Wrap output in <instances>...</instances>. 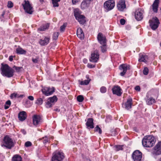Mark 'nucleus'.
Here are the masks:
<instances>
[{
    "instance_id": "39",
    "label": "nucleus",
    "mask_w": 161,
    "mask_h": 161,
    "mask_svg": "<svg viewBox=\"0 0 161 161\" xmlns=\"http://www.w3.org/2000/svg\"><path fill=\"white\" fill-rule=\"evenodd\" d=\"M59 34L58 32H56L54 33L53 35V40H57L58 36Z\"/></svg>"
},
{
    "instance_id": "64",
    "label": "nucleus",
    "mask_w": 161,
    "mask_h": 161,
    "mask_svg": "<svg viewBox=\"0 0 161 161\" xmlns=\"http://www.w3.org/2000/svg\"><path fill=\"white\" fill-rule=\"evenodd\" d=\"M158 161H161V158L159 159Z\"/></svg>"
},
{
    "instance_id": "48",
    "label": "nucleus",
    "mask_w": 161,
    "mask_h": 161,
    "mask_svg": "<svg viewBox=\"0 0 161 161\" xmlns=\"http://www.w3.org/2000/svg\"><path fill=\"white\" fill-rule=\"evenodd\" d=\"M112 118V117L110 116H108L106 119L105 121L107 122H109L110 120H111Z\"/></svg>"
},
{
    "instance_id": "14",
    "label": "nucleus",
    "mask_w": 161,
    "mask_h": 161,
    "mask_svg": "<svg viewBox=\"0 0 161 161\" xmlns=\"http://www.w3.org/2000/svg\"><path fill=\"white\" fill-rule=\"evenodd\" d=\"M33 124L36 126H38L41 122L42 119L39 115H34L32 117Z\"/></svg>"
},
{
    "instance_id": "7",
    "label": "nucleus",
    "mask_w": 161,
    "mask_h": 161,
    "mask_svg": "<svg viewBox=\"0 0 161 161\" xmlns=\"http://www.w3.org/2000/svg\"><path fill=\"white\" fill-rule=\"evenodd\" d=\"M25 3L22 4V6L25 12L28 14H31L33 12L32 7L28 1L25 0Z\"/></svg>"
},
{
    "instance_id": "58",
    "label": "nucleus",
    "mask_w": 161,
    "mask_h": 161,
    "mask_svg": "<svg viewBox=\"0 0 161 161\" xmlns=\"http://www.w3.org/2000/svg\"><path fill=\"white\" fill-rule=\"evenodd\" d=\"M13 56H9V60L10 61H12L13 60Z\"/></svg>"
},
{
    "instance_id": "20",
    "label": "nucleus",
    "mask_w": 161,
    "mask_h": 161,
    "mask_svg": "<svg viewBox=\"0 0 161 161\" xmlns=\"http://www.w3.org/2000/svg\"><path fill=\"white\" fill-rule=\"evenodd\" d=\"M49 37L45 36L44 39L42 38L40 40L39 43L42 46H45L49 43Z\"/></svg>"
},
{
    "instance_id": "16",
    "label": "nucleus",
    "mask_w": 161,
    "mask_h": 161,
    "mask_svg": "<svg viewBox=\"0 0 161 161\" xmlns=\"http://www.w3.org/2000/svg\"><path fill=\"white\" fill-rule=\"evenodd\" d=\"M97 39L98 42L101 44H106V39L105 36L101 33H99L97 35Z\"/></svg>"
},
{
    "instance_id": "50",
    "label": "nucleus",
    "mask_w": 161,
    "mask_h": 161,
    "mask_svg": "<svg viewBox=\"0 0 161 161\" xmlns=\"http://www.w3.org/2000/svg\"><path fill=\"white\" fill-rule=\"evenodd\" d=\"M17 95V93H13L12 94L10 95L11 98L12 99L14 98H16V96Z\"/></svg>"
},
{
    "instance_id": "44",
    "label": "nucleus",
    "mask_w": 161,
    "mask_h": 161,
    "mask_svg": "<svg viewBox=\"0 0 161 161\" xmlns=\"http://www.w3.org/2000/svg\"><path fill=\"white\" fill-rule=\"evenodd\" d=\"M107 91V89L106 87L104 86H102L101 87L100 89V92L102 93H104L106 92Z\"/></svg>"
},
{
    "instance_id": "3",
    "label": "nucleus",
    "mask_w": 161,
    "mask_h": 161,
    "mask_svg": "<svg viewBox=\"0 0 161 161\" xmlns=\"http://www.w3.org/2000/svg\"><path fill=\"white\" fill-rule=\"evenodd\" d=\"M3 141V143L2 145V147L4 146L9 149H11L14 146L13 140L8 136H4Z\"/></svg>"
},
{
    "instance_id": "15",
    "label": "nucleus",
    "mask_w": 161,
    "mask_h": 161,
    "mask_svg": "<svg viewBox=\"0 0 161 161\" xmlns=\"http://www.w3.org/2000/svg\"><path fill=\"white\" fill-rule=\"evenodd\" d=\"M143 11L141 8L137 10L135 13V18L138 21L141 20L143 18Z\"/></svg>"
},
{
    "instance_id": "47",
    "label": "nucleus",
    "mask_w": 161,
    "mask_h": 161,
    "mask_svg": "<svg viewBox=\"0 0 161 161\" xmlns=\"http://www.w3.org/2000/svg\"><path fill=\"white\" fill-rule=\"evenodd\" d=\"M115 147L116 148L117 151L122 149V146L120 145H118L115 146Z\"/></svg>"
},
{
    "instance_id": "4",
    "label": "nucleus",
    "mask_w": 161,
    "mask_h": 161,
    "mask_svg": "<svg viewBox=\"0 0 161 161\" xmlns=\"http://www.w3.org/2000/svg\"><path fill=\"white\" fill-rule=\"evenodd\" d=\"M115 3L114 0H108L104 3V8L107 11L112 9L115 6Z\"/></svg>"
},
{
    "instance_id": "18",
    "label": "nucleus",
    "mask_w": 161,
    "mask_h": 161,
    "mask_svg": "<svg viewBox=\"0 0 161 161\" xmlns=\"http://www.w3.org/2000/svg\"><path fill=\"white\" fill-rule=\"evenodd\" d=\"M159 3V0H155L151 6L154 13H157L158 10V8Z\"/></svg>"
},
{
    "instance_id": "52",
    "label": "nucleus",
    "mask_w": 161,
    "mask_h": 161,
    "mask_svg": "<svg viewBox=\"0 0 161 161\" xmlns=\"http://www.w3.org/2000/svg\"><path fill=\"white\" fill-rule=\"evenodd\" d=\"M80 0H72V2L73 4H75L79 2Z\"/></svg>"
},
{
    "instance_id": "1",
    "label": "nucleus",
    "mask_w": 161,
    "mask_h": 161,
    "mask_svg": "<svg viewBox=\"0 0 161 161\" xmlns=\"http://www.w3.org/2000/svg\"><path fill=\"white\" fill-rule=\"evenodd\" d=\"M2 65L0 69L3 76L8 78H10L14 76V70L13 69L9 67L7 64H2Z\"/></svg>"
},
{
    "instance_id": "27",
    "label": "nucleus",
    "mask_w": 161,
    "mask_h": 161,
    "mask_svg": "<svg viewBox=\"0 0 161 161\" xmlns=\"http://www.w3.org/2000/svg\"><path fill=\"white\" fill-rule=\"evenodd\" d=\"M90 2L86 1V0H84L82 1L81 4V8L83 9L86 8L89 6Z\"/></svg>"
},
{
    "instance_id": "8",
    "label": "nucleus",
    "mask_w": 161,
    "mask_h": 161,
    "mask_svg": "<svg viewBox=\"0 0 161 161\" xmlns=\"http://www.w3.org/2000/svg\"><path fill=\"white\" fill-rule=\"evenodd\" d=\"M58 99L56 96H54L49 97L46 102L45 106L47 108H49L52 106L54 103L57 102Z\"/></svg>"
},
{
    "instance_id": "13",
    "label": "nucleus",
    "mask_w": 161,
    "mask_h": 161,
    "mask_svg": "<svg viewBox=\"0 0 161 161\" xmlns=\"http://www.w3.org/2000/svg\"><path fill=\"white\" fill-rule=\"evenodd\" d=\"M119 69L122 70L120 73V75L121 76H123L126 73L127 70L130 69V66L126 64H122L119 66Z\"/></svg>"
},
{
    "instance_id": "46",
    "label": "nucleus",
    "mask_w": 161,
    "mask_h": 161,
    "mask_svg": "<svg viewBox=\"0 0 161 161\" xmlns=\"http://www.w3.org/2000/svg\"><path fill=\"white\" fill-rule=\"evenodd\" d=\"M13 6V4L12 2L11 1H8V4L7 5V7L8 8H12Z\"/></svg>"
},
{
    "instance_id": "37",
    "label": "nucleus",
    "mask_w": 161,
    "mask_h": 161,
    "mask_svg": "<svg viewBox=\"0 0 161 161\" xmlns=\"http://www.w3.org/2000/svg\"><path fill=\"white\" fill-rule=\"evenodd\" d=\"M77 99L78 101L81 102L84 100V97L82 95H79L77 97Z\"/></svg>"
},
{
    "instance_id": "36",
    "label": "nucleus",
    "mask_w": 161,
    "mask_h": 161,
    "mask_svg": "<svg viewBox=\"0 0 161 161\" xmlns=\"http://www.w3.org/2000/svg\"><path fill=\"white\" fill-rule=\"evenodd\" d=\"M95 131L96 132H98L99 134H101L102 133V130L98 125H97L95 128Z\"/></svg>"
},
{
    "instance_id": "29",
    "label": "nucleus",
    "mask_w": 161,
    "mask_h": 161,
    "mask_svg": "<svg viewBox=\"0 0 161 161\" xmlns=\"http://www.w3.org/2000/svg\"><path fill=\"white\" fill-rule=\"evenodd\" d=\"M74 15L75 19H77V18L82 15L80 14V11L78 8L74 9Z\"/></svg>"
},
{
    "instance_id": "21",
    "label": "nucleus",
    "mask_w": 161,
    "mask_h": 161,
    "mask_svg": "<svg viewBox=\"0 0 161 161\" xmlns=\"http://www.w3.org/2000/svg\"><path fill=\"white\" fill-rule=\"evenodd\" d=\"M18 118L19 120L23 121L26 118V113L24 111L20 112L18 114Z\"/></svg>"
},
{
    "instance_id": "41",
    "label": "nucleus",
    "mask_w": 161,
    "mask_h": 161,
    "mask_svg": "<svg viewBox=\"0 0 161 161\" xmlns=\"http://www.w3.org/2000/svg\"><path fill=\"white\" fill-rule=\"evenodd\" d=\"M148 68L147 67H145L143 70V73L145 75H147L148 74Z\"/></svg>"
},
{
    "instance_id": "2",
    "label": "nucleus",
    "mask_w": 161,
    "mask_h": 161,
    "mask_svg": "<svg viewBox=\"0 0 161 161\" xmlns=\"http://www.w3.org/2000/svg\"><path fill=\"white\" fill-rule=\"evenodd\" d=\"M155 142V139L152 136H145L142 141L143 146L147 147H152L154 145Z\"/></svg>"
},
{
    "instance_id": "54",
    "label": "nucleus",
    "mask_w": 161,
    "mask_h": 161,
    "mask_svg": "<svg viewBox=\"0 0 161 161\" xmlns=\"http://www.w3.org/2000/svg\"><path fill=\"white\" fill-rule=\"evenodd\" d=\"M136 90L139 91L140 90V88L139 86H136L135 88Z\"/></svg>"
},
{
    "instance_id": "40",
    "label": "nucleus",
    "mask_w": 161,
    "mask_h": 161,
    "mask_svg": "<svg viewBox=\"0 0 161 161\" xmlns=\"http://www.w3.org/2000/svg\"><path fill=\"white\" fill-rule=\"evenodd\" d=\"M13 68L15 69L16 72H19L23 69L22 67H18L15 66H14L13 67Z\"/></svg>"
},
{
    "instance_id": "33",
    "label": "nucleus",
    "mask_w": 161,
    "mask_h": 161,
    "mask_svg": "<svg viewBox=\"0 0 161 161\" xmlns=\"http://www.w3.org/2000/svg\"><path fill=\"white\" fill-rule=\"evenodd\" d=\"M102 45H103L101 46L100 47L101 48V51L102 52L104 53L106 52L107 51V44H105Z\"/></svg>"
},
{
    "instance_id": "61",
    "label": "nucleus",
    "mask_w": 161,
    "mask_h": 161,
    "mask_svg": "<svg viewBox=\"0 0 161 161\" xmlns=\"http://www.w3.org/2000/svg\"><path fill=\"white\" fill-rule=\"evenodd\" d=\"M87 60L86 59H84L83 60V62L85 63H86L87 62Z\"/></svg>"
},
{
    "instance_id": "22",
    "label": "nucleus",
    "mask_w": 161,
    "mask_h": 161,
    "mask_svg": "<svg viewBox=\"0 0 161 161\" xmlns=\"http://www.w3.org/2000/svg\"><path fill=\"white\" fill-rule=\"evenodd\" d=\"M132 99L131 97H129L128 98L126 102L124 105L126 109H129L131 108L132 104Z\"/></svg>"
},
{
    "instance_id": "23",
    "label": "nucleus",
    "mask_w": 161,
    "mask_h": 161,
    "mask_svg": "<svg viewBox=\"0 0 161 161\" xmlns=\"http://www.w3.org/2000/svg\"><path fill=\"white\" fill-rule=\"evenodd\" d=\"M77 36L81 39H83L84 38V34L81 28L77 29Z\"/></svg>"
},
{
    "instance_id": "38",
    "label": "nucleus",
    "mask_w": 161,
    "mask_h": 161,
    "mask_svg": "<svg viewBox=\"0 0 161 161\" xmlns=\"http://www.w3.org/2000/svg\"><path fill=\"white\" fill-rule=\"evenodd\" d=\"M43 103V100L42 98H38L36 101V103L39 105H41Z\"/></svg>"
},
{
    "instance_id": "55",
    "label": "nucleus",
    "mask_w": 161,
    "mask_h": 161,
    "mask_svg": "<svg viewBox=\"0 0 161 161\" xmlns=\"http://www.w3.org/2000/svg\"><path fill=\"white\" fill-rule=\"evenodd\" d=\"M29 99L31 101H33L34 100V97L31 96H30L28 97Z\"/></svg>"
},
{
    "instance_id": "26",
    "label": "nucleus",
    "mask_w": 161,
    "mask_h": 161,
    "mask_svg": "<svg viewBox=\"0 0 161 161\" xmlns=\"http://www.w3.org/2000/svg\"><path fill=\"white\" fill-rule=\"evenodd\" d=\"M139 55L140 58L139 59V61L146 63L148 59V56L145 54H140Z\"/></svg>"
},
{
    "instance_id": "34",
    "label": "nucleus",
    "mask_w": 161,
    "mask_h": 161,
    "mask_svg": "<svg viewBox=\"0 0 161 161\" xmlns=\"http://www.w3.org/2000/svg\"><path fill=\"white\" fill-rule=\"evenodd\" d=\"M60 0H52V3L54 7H58L59 4L58 2H60Z\"/></svg>"
},
{
    "instance_id": "19",
    "label": "nucleus",
    "mask_w": 161,
    "mask_h": 161,
    "mask_svg": "<svg viewBox=\"0 0 161 161\" xmlns=\"http://www.w3.org/2000/svg\"><path fill=\"white\" fill-rule=\"evenodd\" d=\"M113 93L114 94L120 96L122 94L121 92V89L118 86H114L112 89Z\"/></svg>"
},
{
    "instance_id": "62",
    "label": "nucleus",
    "mask_w": 161,
    "mask_h": 161,
    "mask_svg": "<svg viewBox=\"0 0 161 161\" xmlns=\"http://www.w3.org/2000/svg\"><path fill=\"white\" fill-rule=\"evenodd\" d=\"M54 110L55 111H57V112L59 111V110L58 108H57L54 109Z\"/></svg>"
},
{
    "instance_id": "12",
    "label": "nucleus",
    "mask_w": 161,
    "mask_h": 161,
    "mask_svg": "<svg viewBox=\"0 0 161 161\" xmlns=\"http://www.w3.org/2000/svg\"><path fill=\"white\" fill-rule=\"evenodd\" d=\"M99 57V53L98 51L95 50L91 54V57L90 59V61L92 62H97Z\"/></svg>"
},
{
    "instance_id": "24",
    "label": "nucleus",
    "mask_w": 161,
    "mask_h": 161,
    "mask_svg": "<svg viewBox=\"0 0 161 161\" xmlns=\"http://www.w3.org/2000/svg\"><path fill=\"white\" fill-rule=\"evenodd\" d=\"M93 119L92 118H88L86 124L88 128L92 129L94 128Z\"/></svg>"
},
{
    "instance_id": "10",
    "label": "nucleus",
    "mask_w": 161,
    "mask_h": 161,
    "mask_svg": "<svg viewBox=\"0 0 161 161\" xmlns=\"http://www.w3.org/2000/svg\"><path fill=\"white\" fill-rule=\"evenodd\" d=\"M55 91L53 87L50 88L47 87H44L42 88V91L43 93L47 96L52 95Z\"/></svg>"
},
{
    "instance_id": "43",
    "label": "nucleus",
    "mask_w": 161,
    "mask_h": 161,
    "mask_svg": "<svg viewBox=\"0 0 161 161\" xmlns=\"http://www.w3.org/2000/svg\"><path fill=\"white\" fill-rule=\"evenodd\" d=\"M42 139L43 140V142L45 144H46L49 142L48 138L46 136L42 137Z\"/></svg>"
},
{
    "instance_id": "6",
    "label": "nucleus",
    "mask_w": 161,
    "mask_h": 161,
    "mask_svg": "<svg viewBox=\"0 0 161 161\" xmlns=\"http://www.w3.org/2000/svg\"><path fill=\"white\" fill-rule=\"evenodd\" d=\"M149 23L150 26L153 30H156L158 27L160 23L159 20L156 17L150 20Z\"/></svg>"
},
{
    "instance_id": "49",
    "label": "nucleus",
    "mask_w": 161,
    "mask_h": 161,
    "mask_svg": "<svg viewBox=\"0 0 161 161\" xmlns=\"http://www.w3.org/2000/svg\"><path fill=\"white\" fill-rule=\"evenodd\" d=\"M120 23L122 25H124L125 24V19H120Z\"/></svg>"
},
{
    "instance_id": "59",
    "label": "nucleus",
    "mask_w": 161,
    "mask_h": 161,
    "mask_svg": "<svg viewBox=\"0 0 161 161\" xmlns=\"http://www.w3.org/2000/svg\"><path fill=\"white\" fill-rule=\"evenodd\" d=\"M21 131L24 135H25L26 134V131L24 129L21 130Z\"/></svg>"
},
{
    "instance_id": "28",
    "label": "nucleus",
    "mask_w": 161,
    "mask_h": 161,
    "mask_svg": "<svg viewBox=\"0 0 161 161\" xmlns=\"http://www.w3.org/2000/svg\"><path fill=\"white\" fill-rule=\"evenodd\" d=\"M85 18V16L83 15H82L77 18L76 19L78 20L80 24L83 25L86 22Z\"/></svg>"
},
{
    "instance_id": "31",
    "label": "nucleus",
    "mask_w": 161,
    "mask_h": 161,
    "mask_svg": "<svg viewBox=\"0 0 161 161\" xmlns=\"http://www.w3.org/2000/svg\"><path fill=\"white\" fill-rule=\"evenodd\" d=\"M16 53L19 54H25L26 53V51L23 50L22 48L18 47L16 49Z\"/></svg>"
},
{
    "instance_id": "30",
    "label": "nucleus",
    "mask_w": 161,
    "mask_h": 161,
    "mask_svg": "<svg viewBox=\"0 0 161 161\" xmlns=\"http://www.w3.org/2000/svg\"><path fill=\"white\" fill-rule=\"evenodd\" d=\"M49 26V24H47L45 25L41 26L40 28L38 29V31H45L46 29H47Z\"/></svg>"
},
{
    "instance_id": "57",
    "label": "nucleus",
    "mask_w": 161,
    "mask_h": 161,
    "mask_svg": "<svg viewBox=\"0 0 161 161\" xmlns=\"http://www.w3.org/2000/svg\"><path fill=\"white\" fill-rule=\"evenodd\" d=\"M32 61L34 63H36L38 62V59H37V58H33L32 59Z\"/></svg>"
},
{
    "instance_id": "63",
    "label": "nucleus",
    "mask_w": 161,
    "mask_h": 161,
    "mask_svg": "<svg viewBox=\"0 0 161 161\" xmlns=\"http://www.w3.org/2000/svg\"><path fill=\"white\" fill-rule=\"evenodd\" d=\"M19 95L18 94H17V95L16 96V98H19Z\"/></svg>"
},
{
    "instance_id": "42",
    "label": "nucleus",
    "mask_w": 161,
    "mask_h": 161,
    "mask_svg": "<svg viewBox=\"0 0 161 161\" xmlns=\"http://www.w3.org/2000/svg\"><path fill=\"white\" fill-rule=\"evenodd\" d=\"M66 24L64 23L63 25L61 26L60 28V31L61 32H63L64 31L65 28L66 26Z\"/></svg>"
},
{
    "instance_id": "5",
    "label": "nucleus",
    "mask_w": 161,
    "mask_h": 161,
    "mask_svg": "<svg viewBox=\"0 0 161 161\" xmlns=\"http://www.w3.org/2000/svg\"><path fill=\"white\" fill-rule=\"evenodd\" d=\"M152 153L155 156L161 154V141L158 142L153 147Z\"/></svg>"
},
{
    "instance_id": "32",
    "label": "nucleus",
    "mask_w": 161,
    "mask_h": 161,
    "mask_svg": "<svg viewBox=\"0 0 161 161\" xmlns=\"http://www.w3.org/2000/svg\"><path fill=\"white\" fill-rule=\"evenodd\" d=\"M22 159L20 156L17 155H14L12 158L13 161H21Z\"/></svg>"
},
{
    "instance_id": "17",
    "label": "nucleus",
    "mask_w": 161,
    "mask_h": 161,
    "mask_svg": "<svg viewBox=\"0 0 161 161\" xmlns=\"http://www.w3.org/2000/svg\"><path fill=\"white\" fill-rule=\"evenodd\" d=\"M117 7L119 10L123 11L126 8L125 1L123 0L120 1L117 5Z\"/></svg>"
},
{
    "instance_id": "9",
    "label": "nucleus",
    "mask_w": 161,
    "mask_h": 161,
    "mask_svg": "<svg viewBox=\"0 0 161 161\" xmlns=\"http://www.w3.org/2000/svg\"><path fill=\"white\" fill-rule=\"evenodd\" d=\"M64 154L61 152L56 153L52 158V161H61L64 158Z\"/></svg>"
},
{
    "instance_id": "45",
    "label": "nucleus",
    "mask_w": 161,
    "mask_h": 161,
    "mask_svg": "<svg viewBox=\"0 0 161 161\" xmlns=\"http://www.w3.org/2000/svg\"><path fill=\"white\" fill-rule=\"evenodd\" d=\"M32 143L30 141H27L25 143V145L26 147H29L31 146Z\"/></svg>"
},
{
    "instance_id": "35",
    "label": "nucleus",
    "mask_w": 161,
    "mask_h": 161,
    "mask_svg": "<svg viewBox=\"0 0 161 161\" xmlns=\"http://www.w3.org/2000/svg\"><path fill=\"white\" fill-rule=\"evenodd\" d=\"M90 80H85L84 81H81L80 83V84L81 85H88L90 81Z\"/></svg>"
},
{
    "instance_id": "11",
    "label": "nucleus",
    "mask_w": 161,
    "mask_h": 161,
    "mask_svg": "<svg viewBox=\"0 0 161 161\" xmlns=\"http://www.w3.org/2000/svg\"><path fill=\"white\" fill-rule=\"evenodd\" d=\"M132 158L134 161H142V153L139 150H136L132 154Z\"/></svg>"
},
{
    "instance_id": "25",
    "label": "nucleus",
    "mask_w": 161,
    "mask_h": 161,
    "mask_svg": "<svg viewBox=\"0 0 161 161\" xmlns=\"http://www.w3.org/2000/svg\"><path fill=\"white\" fill-rule=\"evenodd\" d=\"M146 97V102L147 105H151L155 103L156 101L155 99L152 97H149L147 96Z\"/></svg>"
},
{
    "instance_id": "51",
    "label": "nucleus",
    "mask_w": 161,
    "mask_h": 161,
    "mask_svg": "<svg viewBox=\"0 0 161 161\" xmlns=\"http://www.w3.org/2000/svg\"><path fill=\"white\" fill-rule=\"evenodd\" d=\"M95 66L94 65H93L89 64H88L87 65V66L88 67L91 68H94L95 67Z\"/></svg>"
},
{
    "instance_id": "53",
    "label": "nucleus",
    "mask_w": 161,
    "mask_h": 161,
    "mask_svg": "<svg viewBox=\"0 0 161 161\" xmlns=\"http://www.w3.org/2000/svg\"><path fill=\"white\" fill-rule=\"evenodd\" d=\"M151 92L152 93L154 92L155 93V95L156 96H158V92L157 90H151Z\"/></svg>"
},
{
    "instance_id": "60",
    "label": "nucleus",
    "mask_w": 161,
    "mask_h": 161,
    "mask_svg": "<svg viewBox=\"0 0 161 161\" xmlns=\"http://www.w3.org/2000/svg\"><path fill=\"white\" fill-rule=\"evenodd\" d=\"M9 106L5 105V106H4V108L5 109H8L9 108Z\"/></svg>"
},
{
    "instance_id": "56",
    "label": "nucleus",
    "mask_w": 161,
    "mask_h": 161,
    "mask_svg": "<svg viewBox=\"0 0 161 161\" xmlns=\"http://www.w3.org/2000/svg\"><path fill=\"white\" fill-rule=\"evenodd\" d=\"M11 104V102L10 100H8L6 102L5 105H7L9 106H10Z\"/></svg>"
}]
</instances>
